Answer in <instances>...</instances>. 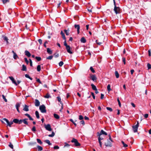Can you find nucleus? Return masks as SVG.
Segmentation results:
<instances>
[{
	"mask_svg": "<svg viewBox=\"0 0 151 151\" xmlns=\"http://www.w3.org/2000/svg\"><path fill=\"white\" fill-rule=\"evenodd\" d=\"M110 84L108 85L107 86V89L108 91L109 92L111 90V89L110 88Z\"/></svg>",
	"mask_w": 151,
	"mask_h": 151,
	"instance_id": "obj_29",
	"label": "nucleus"
},
{
	"mask_svg": "<svg viewBox=\"0 0 151 151\" xmlns=\"http://www.w3.org/2000/svg\"><path fill=\"white\" fill-rule=\"evenodd\" d=\"M59 148V147L58 146H55L54 147V148L55 149H58Z\"/></svg>",
	"mask_w": 151,
	"mask_h": 151,
	"instance_id": "obj_61",
	"label": "nucleus"
},
{
	"mask_svg": "<svg viewBox=\"0 0 151 151\" xmlns=\"http://www.w3.org/2000/svg\"><path fill=\"white\" fill-rule=\"evenodd\" d=\"M44 97L46 98H49L51 97V96L49 93H47L45 96H44Z\"/></svg>",
	"mask_w": 151,
	"mask_h": 151,
	"instance_id": "obj_31",
	"label": "nucleus"
},
{
	"mask_svg": "<svg viewBox=\"0 0 151 151\" xmlns=\"http://www.w3.org/2000/svg\"><path fill=\"white\" fill-rule=\"evenodd\" d=\"M91 86L92 89L94 90H96L97 88L93 84H91Z\"/></svg>",
	"mask_w": 151,
	"mask_h": 151,
	"instance_id": "obj_25",
	"label": "nucleus"
},
{
	"mask_svg": "<svg viewBox=\"0 0 151 151\" xmlns=\"http://www.w3.org/2000/svg\"><path fill=\"white\" fill-rule=\"evenodd\" d=\"M27 120H28V119H21V124L22 122H23L25 124L27 125H28V123L27 122Z\"/></svg>",
	"mask_w": 151,
	"mask_h": 151,
	"instance_id": "obj_13",
	"label": "nucleus"
},
{
	"mask_svg": "<svg viewBox=\"0 0 151 151\" xmlns=\"http://www.w3.org/2000/svg\"><path fill=\"white\" fill-rule=\"evenodd\" d=\"M54 135H55L54 132H52V134H49L48 135V136L49 137H53L54 136Z\"/></svg>",
	"mask_w": 151,
	"mask_h": 151,
	"instance_id": "obj_39",
	"label": "nucleus"
},
{
	"mask_svg": "<svg viewBox=\"0 0 151 151\" xmlns=\"http://www.w3.org/2000/svg\"><path fill=\"white\" fill-rule=\"evenodd\" d=\"M147 66L148 69H151V65L149 63H147Z\"/></svg>",
	"mask_w": 151,
	"mask_h": 151,
	"instance_id": "obj_48",
	"label": "nucleus"
},
{
	"mask_svg": "<svg viewBox=\"0 0 151 151\" xmlns=\"http://www.w3.org/2000/svg\"><path fill=\"white\" fill-rule=\"evenodd\" d=\"M35 105L36 106H40V102L37 99H36L35 100Z\"/></svg>",
	"mask_w": 151,
	"mask_h": 151,
	"instance_id": "obj_14",
	"label": "nucleus"
},
{
	"mask_svg": "<svg viewBox=\"0 0 151 151\" xmlns=\"http://www.w3.org/2000/svg\"><path fill=\"white\" fill-rule=\"evenodd\" d=\"M35 58L37 60V61H40L41 59V58L40 57H35Z\"/></svg>",
	"mask_w": 151,
	"mask_h": 151,
	"instance_id": "obj_47",
	"label": "nucleus"
},
{
	"mask_svg": "<svg viewBox=\"0 0 151 151\" xmlns=\"http://www.w3.org/2000/svg\"><path fill=\"white\" fill-rule=\"evenodd\" d=\"M122 61L124 63V64H126V62H125L126 59H125V58H124V57L122 58Z\"/></svg>",
	"mask_w": 151,
	"mask_h": 151,
	"instance_id": "obj_51",
	"label": "nucleus"
},
{
	"mask_svg": "<svg viewBox=\"0 0 151 151\" xmlns=\"http://www.w3.org/2000/svg\"><path fill=\"white\" fill-rule=\"evenodd\" d=\"M60 34L62 35V37L64 40H66V38L65 35L62 31H61L60 32Z\"/></svg>",
	"mask_w": 151,
	"mask_h": 151,
	"instance_id": "obj_21",
	"label": "nucleus"
},
{
	"mask_svg": "<svg viewBox=\"0 0 151 151\" xmlns=\"http://www.w3.org/2000/svg\"><path fill=\"white\" fill-rule=\"evenodd\" d=\"M24 60L25 62L27 64H28L29 63V62L28 60H27V58H25L24 59Z\"/></svg>",
	"mask_w": 151,
	"mask_h": 151,
	"instance_id": "obj_54",
	"label": "nucleus"
},
{
	"mask_svg": "<svg viewBox=\"0 0 151 151\" xmlns=\"http://www.w3.org/2000/svg\"><path fill=\"white\" fill-rule=\"evenodd\" d=\"M106 109L107 110L110 111L111 112L113 111L112 109L110 107H106Z\"/></svg>",
	"mask_w": 151,
	"mask_h": 151,
	"instance_id": "obj_36",
	"label": "nucleus"
},
{
	"mask_svg": "<svg viewBox=\"0 0 151 151\" xmlns=\"http://www.w3.org/2000/svg\"><path fill=\"white\" fill-rule=\"evenodd\" d=\"M115 75L116 78H119V75L117 71H115Z\"/></svg>",
	"mask_w": 151,
	"mask_h": 151,
	"instance_id": "obj_26",
	"label": "nucleus"
},
{
	"mask_svg": "<svg viewBox=\"0 0 151 151\" xmlns=\"http://www.w3.org/2000/svg\"><path fill=\"white\" fill-rule=\"evenodd\" d=\"M35 115H36V117L37 119H39L40 118V116H39V113L37 111H36L35 112Z\"/></svg>",
	"mask_w": 151,
	"mask_h": 151,
	"instance_id": "obj_22",
	"label": "nucleus"
},
{
	"mask_svg": "<svg viewBox=\"0 0 151 151\" xmlns=\"http://www.w3.org/2000/svg\"><path fill=\"white\" fill-rule=\"evenodd\" d=\"M114 4V11L115 13L117 14H119L121 12V9L119 7H117L116 5V2L115 0H113Z\"/></svg>",
	"mask_w": 151,
	"mask_h": 151,
	"instance_id": "obj_1",
	"label": "nucleus"
},
{
	"mask_svg": "<svg viewBox=\"0 0 151 151\" xmlns=\"http://www.w3.org/2000/svg\"><path fill=\"white\" fill-rule=\"evenodd\" d=\"M111 142H112L111 141L108 140L107 142L105 143V145L106 147H111Z\"/></svg>",
	"mask_w": 151,
	"mask_h": 151,
	"instance_id": "obj_9",
	"label": "nucleus"
},
{
	"mask_svg": "<svg viewBox=\"0 0 151 151\" xmlns=\"http://www.w3.org/2000/svg\"><path fill=\"white\" fill-rule=\"evenodd\" d=\"M96 43L98 45H101V44H102V42H99V41L98 40H96Z\"/></svg>",
	"mask_w": 151,
	"mask_h": 151,
	"instance_id": "obj_45",
	"label": "nucleus"
},
{
	"mask_svg": "<svg viewBox=\"0 0 151 151\" xmlns=\"http://www.w3.org/2000/svg\"><path fill=\"white\" fill-rule=\"evenodd\" d=\"M13 122L15 123H17L18 124H21V119L19 120L17 119H15L13 120Z\"/></svg>",
	"mask_w": 151,
	"mask_h": 151,
	"instance_id": "obj_11",
	"label": "nucleus"
},
{
	"mask_svg": "<svg viewBox=\"0 0 151 151\" xmlns=\"http://www.w3.org/2000/svg\"><path fill=\"white\" fill-rule=\"evenodd\" d=\"M25 55L29 57L31 55L30 53L27 50H26L25 51Z\"/></svg>",
	"mask_w": 151,
	"mask_h": 151,
	"instance_id": "obj_19",
	"label": "nucleus"
},
{
	"mask_svg": "<svg viewBox=\"0 0 151 151\" xmlns=\"http://www.w3.org/2000/svg\"><path fill=\"white\" fill-rule=\"evenodd\" d=\"M139 123L138 122H137V124L135 125L132 126V129L133 131L134 132H136L137 131V129L139 126Z\"/></svg>",
	"mask_w": 151,
	"mask_h": 151,
	"instance_id": "obj_3",
	"label": "nucleus"
},
{
	"mask_svg": "<svg viewBox=\"0 0 151 151\" xmlns=\"http://www.w3.org/2000/svg\"><path fill=\"white\" fill-rule=\"evenodd\" d=\"M29 63H30V65L31 66H32V60H31V59H29Z\"/></svg>",
	"mask_w": 151,
	"mask_h": 151,
	"instance_id": "obj_62",
	"label": "nucleus"
},
{
	"mask_svg": "<svg viewBox=\"0 0 151 151\" xmlns=\"http://www.w3.org/2000/svg\"><path fill=\"white\" fill-rule=\"evenodd\" d=\"M65 145H64V147H69L70 146V145L66 143H65Z\"/></svg>",
	"mask_w": 151,
	"mask_h": 151,
	"instance_id": "obj_63",
	"label": "nucleus"
},
{
	"mask_svg": "<svg viewBox=\"0 0 151 151\" xmlns=\"http://www.w3.org/2000/svg\"><path fill=\"white\" fill-rule=\"evenodd\" d=\"M39 109L41 112L42 113H45L46 112V107L44 105H42L40 106Z\"/></svg>",
	"mask_w": 151,
	"mask_h": 151,
	"instance_id": "obj_2",
	"label": "nucleus"
},
{
	"mask_svg": "<svg viewBox=\"0 0 151 151\" xmlns=\"http://www.w3.org/2000/svg\"><path fill=\"white\" fill-rule=\"evenodd\" d=\"M63 64V62L61 61L59 63V65L60 67H61Z\"/></svg>",
	"mask_w": 151,
	"mask_h": 151,
	"instance_id": "obj_44",
	"label": "nucleus"
},
{
	"mask_svg": "<svg viewBox=\"0 0 151 151\" xmlns=\"http://www.w3.org/2000/svg\"><path fill=\"white\" fill-rule=\"evenodd\" d=\"M37 142L38 143H39L41 145L42 144V142L41 141L40 139H37Z\"/></svg>",
	"mask_w": 151,
	"mask_h": 151,
	"instance_id": "obj_35",
	"label": "nucleus"
},
{
	"mask_svg": "<svg viewBox=\"0 0 151 151\" xmlns=\"http://www.w3.org/2000/svg\"><path fill=\"white\" fill-rule=\"evenodd\" d=\"M80 123L81 124H82L83 125H84L85 124L83 120H82L80 122Z\"/></svg>",
	"mask_w": 151,
	"mask_h": 151,
	"instance_id": "obj_60",
	"label": "nucleus"
},
{
	"mask_svg": "<svg viewBox=\"0 0 151 151\" xmlns=\"http://www.w3.org/2000/svg\"><path fill=\"white\" fill-rule=\"evenodd\" d=\"M9 146L12 149H13V146L11 143H9Z\"/></svg>",
	"mask_w": 151,
	"mask_h": 151,
	"instance_id": "obj_49",
	"label": "nucleus"
},
{
	"mask_svg": "<svg viewBox=\"0 0 151 151\" xmlns=\"http://www.w3.org/2000/svg\"><path fill=\"white\" fill-rule=\"evenodd\" d=\"M36 81L39 83H40L42 84V82L39 78H37L36 80Z\"/></svg>",
	"mask_w": 151,
	"mask_h": 151,
	"instance_id": "obj_59",
	"label": "nucleus"
},
{
	"mask_svg": "<svg viewBox=\"0 0 151 151\" xmlns=\"http://www.w3.org/2000/svg\"><path fill=\"white\" fill-rule=\"evenodd\" d=\"M99 143L100 146V147H102V142H101V141H100L99 139Z\"/></svg>",
	"mask_w": 151,
	"mask_h": 151,
	"instance_id": "obj_57",
	"label": "nucleus"
},
{
	"mask_svg": "<svg viewBox=\"0 0 151 151\" xmlns=\"http://www.w3.org/2000/svg\"><path fill=\"white\" fill-rule=\"evenodd\" d=\"M97 134H98V136H101L102 134H104L106 135L107 134V133L103 130H101L100 133L98 132Z\"/></svg>",
	"mask_w": 151,
	"mask_h": 151,
	"instance_id": "obj_10",
	"label": "nucleus"
},
{
	"mask_svg": "<svg viewBox=\"0 0 151 151\" xmlns=\"http://www.w3.org/2000/svg\"><path fill=\"white\" fill-rule=\"evenodd\" d=\"M53 57V56H52V55L50 56H48V57H47L46 58V59H47L51 60L52 58Z\"/></svg>",
	"mask_w": 151,
	"mask_h": 151,
	"instance_id": "obj_38",
	"label": "nucleus"
},
{
	"mask_svg": "<svg viewBox=\"0 0 151 151\" xmlns=\"http://www.w3.org/2000/svg\"><path fill=\"white\" fill-rule=\"evenodd\" d=\"M64 31L65 32V33L66 34V35H68L69 34V32L66 29H65L64 30Z\"/></svg>",
	"mask_w": 151,
	"mask_h": 151,
	"instance_id": "obj_40",
	"label": "nucleus"
},
{
	"mask_svg": "<svg viewBox=\"0 0 151 151\" xmlns=\"http://www.w3.org/2000/svg\"><path fill=\"white\" fill-rule=\"evenodd\" d=\"M47 52L50 55L52 53V51L49 48L47 49Z\"/></svg>",
	"mask_w": 151,
	"mask_h": 151,
	"instance_id": "obj_18",
	"label": "nucleus"
},
{
	"mask_svg": "<svg viewBox=\"0 0 151 151\" xmlns=\"http://www.w3.org/2000/svg\"><path fill=\"white\" fill-rule=\"evenodd\" d=\"M117 101L118 103V104H119V106L120 107H121V103H120V102L119 101V99L118 98L117 99Z\"/></svg>",
	"mask_w": 151,
	"mask_h": 151,
	"instance_id": "obj_56",
	"label": "nucleus"
},
{
	"mask_svg": "<svg viewBox=\"0 0 151 151\" xmlns=\"http://www.w3.org/2000/svg\"><path fill=\"white\" fill-rule=\"evenodd\" d=\"M20 104L19 103H17L16 105V108H18L20 106Z\"/></svg>",
	"mask_w": 151,
	"mask_h": 151,
	"instance_id": "obj_42",
	"label": "nucleus"
},
{
	"mask_svg": "<svg viewBox=\"0 0 151 151\" xmlns=\"http://www.w3.org/2000/svg\"><path fill=\"white\" fill-rule=\"evenodd\" d=\"M91 78L94 81H96V78L95 75H92L91 76Z\"/></svg>",
	"mask_w": 151,
	"mask_h": 151,
	"instance_id": "obj_15",
	"label": "nucleus"
},
{
	"mask_svg": "<svg viewBox=\"0 0 151 151\" xmlns=\"http://www.w3.org/2000/svg\"><path fill=\"white\" fill-rule=\"evenodd\" d=\"M148 114H145L144 115V116L145 118H147L148 117Z\"/></svg>",
	"mask_w": 151,
	"mask_h": 151,
	"instance_id": "obj_64",
	"label": "nucleus"
},
{
	"mask_svg": "<svg viewBox=\"0 0 151 151\" xmlns=\"http://www.w3.org/2000/svg\"><path fill=\"white\" fill-rule=\"evenodd\" d=\"M54 55L55 57V58H57L59 56V54L58 53H55L54 54Z\"/></svg>",
	"mask_w": 151,
	"mask_h": 151,
	"instance_id": "obj_41",
	"label": "nucleus"
},
{
	"mask_svg": "<svg viewBox=\"0 0 151 151\" xmlns=\"http://www.w3.org/2000/svg\"><path fill=\"white\" fill-rule=\"evenodd\" d=\"M9 0H2L4 4H5L7 2H9Z\"/></svg>",
	"mask_w": 151,
	"mask_h": 151,
	"instance_id": "obj_50",
	"label": "nucleus"
},
{
	"mask_svg": "<svg viewBox=\"0 0 151 151\" xmlns=\"http://www.w3.org/2000/svg\"><path fill=\"white\" fill-rule=\"evenodd\" d=\"M2 98H3V99L4 100V101H5V102H7V100L6 99V98L5 96L3 95H2Z\"/></svg>",
	"mask_w": 151,
	"mask_h": 151,
	"instance_id": "obj_43",
	"label": "nucleus"
},
{
	"mask_svg": "<svg viewBox=\"0 0 151 151\" xmlns=\"http://www.w3.org/2000/svg\"><path fill=\"white\" fill-rule=\"evenodd\" d=\"M12 52L13 53V58L15 59H17L18 58V57L17 54L15 52H14L13 50L12 51Z\"/></svg>",
	"mask_w": 151,
	"mask_h": 151,
	"instance_id": "obj_17",
	"label": "nucleus"
},
{
	"mask_svg": "<svg viewBox=\"0 0 151 151\" xmlns=\"http://www.w3.org/2000/svg\"><path fill=\"white\" fill-rule=\"evenodd\" d=\"M9 78L12 81L13 83L16 86L18 85L17 83H16L14 78L12 76H9Z\"/></svg>",
	"mask_w": 151,
	"mask_h": 151,
	"instance_id": "obj_8",
	"label": "nucleus"
},
{
	"mask_svg": "<svg viewBox=\"0 0 151 151\" xmlns=\"http://www.w3.org/2000/svg\"><path fill=\"white\" fill-rule=\"evenodd\" d=\"M66 49L67 52L71 54H72L73 53L72 51L71 50V48L68 45L66 47Z\"/></svg>",
	"mask_w": 151,
	"mask_h": 151,
	"instance_id": "obj_7",
	"label": "nucleus"
},
{
	"mask_svg": "<svg viewBox=\"0 0 151 151\" xmlns=\"http://www.w3.org/2000/svg\"><path fill=\"white\" fill-rule=\"evenodd\" d=\"M36 144V142H29L28 143V144L30 146H33L34 145H35Z\"/></svg>",
	"mask_w": 151,
	"mask_h": 151,
	"instance_id": "obj_30",
	"label": "nucleus"
},
{
	"mask_svg": "<svg viewBox=\"0 0 151 151\" xmlns=\"http://www.w3.org/2000/svg\"><path fill=\"white\" fill-rule=\"evenodd\" d=\"M45 127L47 130L48 131H51L52 130V129L50 125L49 124H48L47 125H45Z\"/></svg>",
	"mask_w": 151,
	"mask_h": 151,
	"instance_id": "obj_5",
	"label": "nucleus"
},
{
	"mask_svg": "<svg viewBox=\"0 0 151 151\" xmlns=\"http://www.w3.org/2000/svg\"><path fill=\"white\" fill-rule=\"evenodd\" d=\"M64 40H65V41L64 42V45L66 47V46H68V45H67V44L66 42V39Z\"/></svg>",
	"mask_w": 151,
	"mask_h": 151,
	"instance_id": "obj_53",
	"label": "nucleus"
},
{
	"mask_svg": "<svg viewBox=\"0 0 151 151\" xmlns=\"http://www.w3.org/2000/svg\"><path fill=\"white\" fill-rule=\"evenodd\" d=\"M37 70L38 71V72H39L40 71V70H41V66H40V65H38L37 66Z\"/></svg>",
	"mask_w": 151,
	"mask_h": 151,
	"instance_id": "obj_28",
	"label": "nucleus"
},
{
	"mask_svg": "<svg viewBox=\"0 0 151 151\" xmlns=\"http://www.w3.org/2000/svg\"><path fill=\"white\" fill-rule=\"evenodd\" d=\"M122 144L123 145V146L124 147H126L128 146V145L127 144H125L124 141H122Z\"/></svg>",
	"mask_w": 151,
	"mask_h": 151,
	"instance_id": "obj_34",
	"label": "nucleus"
},
{
	"mask_svg": "<svg viewBox=\"0 0 151 151\" xmlns=\"http://www.w3.org/2000/svg\"><path fill=\"white\" fill-rule=\"evenodd\" d=\"M54 116L55 119H58L60 118L59 116L56 114H54Z\"/></svg>",
	"mask_w": 151,
	"mask_h": 151,
	"instance_id": "obj_24",
	"label": "nucleus"
},
{
	"mask_svg": "<svg viewBox=\"0 0 151 151\" xmlns=\"http://www.w3.org/2000/svg\"><path fill=\"white\" fill-rule=\"evenodd\" d=\"M74 27L75 28L77 29V32L78 34H79L80 33L79 30L80 29V27L79 25L75 24L74 25Z\"/></svg>",
	"mask_w": 151,
	"mask_h": 151,
	"instance_id": "obj_12",
	"label": "nucleus"
},
{
	"mask_svg": "<svg viewBox=\"0 0 151 151\" xmlns=\"http://www.w3.org/2000/svg\"><path fill=\"white\" fill-rule=\"evenodd\" d=\"M3 120L6 122L7 124V126H9L10 127H11V125L13 124V122H9L8 120L6 118L3 119Z\"/></svg>",
	"mask_w": 151,
	"mask_h": 151,
	"instance_id": "obj_6",
	"label": "nucleus"
},
{
	"mask_svg": "<svg viewBox=\"0 0 151 151\" xmlns=\"http://www.w3.org/2000/svg\"><path fill=\"white\" fill-rule=\"evenodd\" d=\"M38 41L40 43V44H41L42 43V41L41 39H39L38 40Z\"/></svg>",
	"mask_w": 151,
	"mask_h": 151,
	"instance_id": "obj_58",
	"label": "nucleus"
},
{
	"mask_svg": "<svg viewBox=\"0 0 151 151\" xmlns=\"http://www.w3.org/2000/svg\"><path fill=\"white\" fill-rule=\"evenodd\" d=\"M4 40L6 41V42L7 43H8V39L7 37H6V36L4 37Z\"/></svg>",
	"mask_w": 151,
	"mask_h": 151,
	"instance_id": "obj_37",
	"label": "nucleus"
},
{
	"mask_svg": "<svg viewBox=\"0 0 151 151\" xmlns=\"http://www.w3.org/2000/svg\"><path fill=\"white\" fill-rule=\"evenodd\" d=\"M22 70L25 71H26L27 70L26 67L24 65H22Z\"/></svg>",
	"mask_w": 151,
	"mask_h": 151,
	"instance_id": "obj_23",
	"label": "nucleus"
},
{
	"mask_svg": "<svg viewBox=\"0 0 151 151\" xmlns=\"http://www.w3.org/2000/svg\"><path fill=\"white\" fill-rule=\"evenodd\" d=\"M71 142L74 143L75 145L76 146H78L80 145V144L78 142V140L76 139L73 138L72 140L71 141Z\"/></svg>",
	"mask_w": 151,
	"mask_h": 151,
	"instance_id": "obj_4",
	"label": "nucleus"
},
{
	"mask_svg": "<svg viewBox=\"0 0 151 151\" xmlns=\"http://www.w3.org/2000/svg\"><path fill=\"white\" fill-rule=\"evenodd\" d=\"M81 42L85 43L86 42V39L84 37H82L81 38Z\"/></svg>",
	"mask_w": 151,
	"mask_h": 151,
	"instance_id": "obj_20",
	"label": "nucleus"
},
{
	"mask_svg": "<svg viewBox=\"0 0 151 151\" xmlns=\"http://www.w3.org/2000/svg\"><path fill=\"white\" fill-rule=\"evenodd\" d=\"M45 142L47 143L49 145H51L52 144L50 143V141L49 140H46L45 141Z\"/></svg>",
	"mask_w": 151,
	"mask_h": 151,
	"instance_id": "obj_33",
	"label": "nucleus"
},
{
	"mask_svg": "<svg viewBox=\"0 0 151 151\" xmlns=\"http://www.w3.org/2000/svg\"><path fill=\"white\" fill-rule=\"evenodd\" d=\"M37 147L38 148V151H41L42 150L43 148L42 147L39 145L37 146Z\"/></svg>",
	"mask_w": 151,
	"mask_h": 151,
	"instance_id": "obj_27",
	"label": "nucleus"
},
{
	"mask_svg": "<svg viewBox=\"0 0 151 151\" xmlns=\"http://www.w3.org/2000/svg\"><path fill=\"white\" fill-rule=\"evenodd\" d=\"M57 98L58 99V101L60 103H61V98L60 97L58 96L57 97Z\"/></svg>",
	"mask_w": 151,
	"mask_h": 151,
	"instance_id": "obj_55",
	"label": "nucleus"
},
{
	"mask_svg": "<svg viewBox=\"0 0 151 151\" xmlns=\"http://www.w3.org/2000/svg\"><path fill=\"white\" fill-rule=\"evenodd\" d=\"M90 69L92 73H94L95 72L94 70L92 67H91Z\"/></svg>",
	"mask_w": 151,
	"mask_h": 151,
	"instance_id": "obj_46",
	"label": "nucleus"
},
{
	"mask_svg": "<svg viewBox=\"0 0 151 151\" xmlns=\"http://www.w3.org/2000/svg\"><path fill=\"white\" fill-rule=\"evenodd\" d=\"M29 106L27 105H25L24 107L23 108V110L25 111H29Z\"/></svg>",
	"mask_w": 151,
	"mask_h": 151,
	"instance_id": "obj_16",
	"label": "nucleus"
},
{
	"mask_svg": "<svg viewBox=\"0 0 151 151\" xmlns=\"http://www.w3.org/2000/svg\"><path fill=\"white\" fill-rule=\"evenodd\" d=\"M83 119V117L82 115H79V119L80 120H82Z\"/></svg>",
	"mask_w": 151,
	"mask_h": 151,
	"instance_id": "obj_52",
	"label": "nucleus"
},
{
	"mask_svg": "<svg viewBox=\"0 0 151 151\" xmlns=\"http://www.w3.org/2000/svg\"><path fill=\"white\" fill-rule=\"evenodd\" d=\"M25 76L26 78H28L29 79L31 80H32V78L30 77L29 76V75L27 74H25Z\"/></svg>",
	"mask_w": 151,
	"mask_h": 151,
	"instance_id": "obj_32",
	"label": "nucleus"
}]
</instances>
